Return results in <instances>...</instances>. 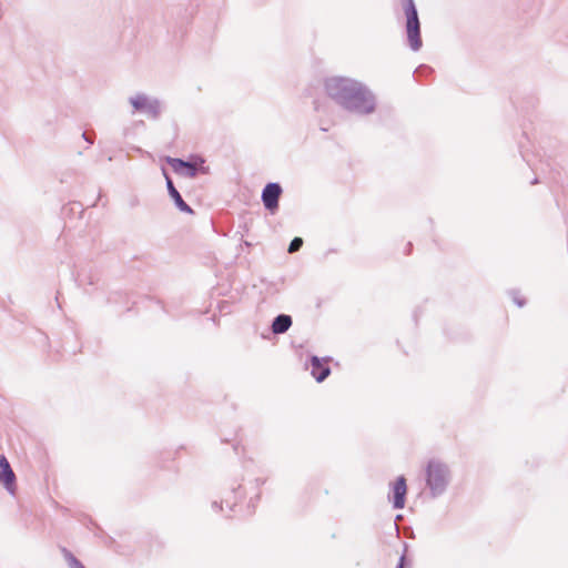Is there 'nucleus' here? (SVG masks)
<instances>
[{"instance_id":"nucleus-1","label":"nucleus","mask_w":568,"mask_h":568,"mask_svg":"<svg viewBox=\"0 0 568 568\" xmlns=\"http://www.w3.org/2000/svg\"><path fill=\"white\" fill-rule=\"evenodd\" d=\"M326 95L342 110L357 116H367L377 109L376 94L362 81L334 75L324 80Z\"/></svg>"},{"instance_id":"nucleus-2","label":"nucleus","mask_w":568,"mask_h":568,"mask_svg":"<svg viewBox=\"0 0 568 568\" xmlns=\"http://www.w3.org/2000/svg\"><path fill=\"white\" fill-rule=\"evenodd\" d=\"M452 481L449 466L439 459H429L425 467V485L429 497L436 499L443 496Z\"/></svg>"},{"instance_id":"nucleus-3","label":"nucleus","mask_w":568,"mask_h":568,"mask_svg":"<svg viewBox=\"0 0 568 568\" xmlns=\"http://www.w3.org/2000/svg\"><path fill=\"white\" fill-rule=\"evenodd\" d=\"M400 3L405 16L406 44L413 52H418L423 47V39L417 7L414 0H400Z\"/></svg>"},{"instance_id":"nucleus-4","label":"nucleus","mask_w":568,"mask_h":568,"mask_svg":"<svg viewBox=\"0 0 568 568\" xmlns=\"http://www.w3.org/2000/svg\"><path fill=\"white\" fill-rule=\"evenodd\" d=\"M165 162L172 168L175 174L194 179L199 174H207L210 168L205 166V159L197 153H192L187 159L165 156Z\"/></svg>"},{"instance_id":"nucleus-5","label":"nucleus","mask_w":568,"mask_h":568,"mask_svg":"<svg viewBox=\"0 0 568 568\" xmlns=\"http://www.w3.org/2000/svg\"><path fill=\"white\" fill-rule=\"evenodd\" d=\"M129 103L133 113H145L150 119L158 120L162 113V101L158 98H151L143 92L129 98Z\"/></svg>"},{"instance_id":"nucleus-6","label":"nucleus","mask_w":568,"mask_h":568,"mask_svg":"<svg viewBox=\"0 0 568 568\" xmlns=\"http://www.w3.org/2000/svg\"><path fill=\"white\" fill-rule=\"evenodd\" d=\"M283 194V187L280 182H267L261 192V201L264 209L274 215L280 209V199Z\"/></svg>"},{"instance_id":"nucleus-7","label":"nucleus","mask_w":568,"mask_h":568,"mask_svg":"<svg viewBox=\"0 0 568 568\" xmlns=\"http://www.w3.org/2000/svg\"><path fill=\"white\" fill-rule=\"evenodd\" d=\"M407 490V481L404 475H399L389 484L387 500L392 504L394 509L399 510L405 507Z\"/></svg>"},{"instance_id":"nucleus-8","label":"nucleus","mask_w":568,"mask_h":568,"mask_svg":"<svg viewBox=\"0 0 568 568\" xmlns=\"http://www.w3.org/2000/svg\"><path fill=\"white\" fill-rule=\"evenodd\" d=\"M331 356L318 357L316 355H310L306 361V367L311 366V375L317 382H324L332 373L329 362Z\"/></svg>"},{"instance_id":"nucleus-9","label":"nucleus","mask_w":568,"mask_h":568,"mask_svg":"<svg viewBox=\"0 0 568 568\" xmlns=\"http://www.w3.org/2000/svg\"><path fill=\"white\" fill-rule=\"evenodd\" d=\"M245 496V491L243 489V486L241 483L233 484L230 489V496L225 497L223 499L214 500L211 503V508L214 513H221L223 511V504L226 505L230 513L234 511L235 507L237 506V503L242 500Z\"/></svg>"},{"instance_id":"nucleus-10","label":"nucleus","mask_w":568,"mask_h":568,"mask_svg":"<svg viewBox=\"0 0 568 568\" xmlns=\"http://www.w3.org/2000/svg\"><path fill=\"white\" fill-rule=\"evenodd\" d=\"M162 174L165 179V185L170 199L173 201L174 206L182 213L194 214V210L183 200L181 193L175 187L172 178L165 168H162Z\"/></svg>"},{"instance_id":"nucleus-11","label":"nucleus","mask_w":568,"mask_h":568,"mask_svg":"<svg viewBox=\"0 0 568 568\" xmlns=\"http://www.w3.org/2000/svg\"><path fill=\"white\" fill-rule=\"evenodd\" d=\"M0 485H2L10 495H14L17 491V477L4 455H0Z\"/></svg>"},{"instance_id":"nucleus-12","label":"nucleus","mask_w":568,"mask_h":568,"mask_svg":"<svg viewBox=\"0 0 568 568\" xmlns=\"http://www.w3.org/2000/svg\"><path fill=\"white\" fill-rule=\"evenodd\" d=\"M293 325V317L288 314H277L271 322L270 331L274 335L285 334Z\"/></svg>"},{"instance_id":"nucleus-13","label":"nucleus","mask_w":568,"mask_h":568,"mask_svg":"<svg viewBox=\"0 0 568 568\" xmlns=\"http://www.w3.org/2000/svg\"><path fill=\"white\" fill-rule=\"evenodd\" d=\"M72 276L74 278V282L79 287H83L84 292L89 294L88 290L85 288L87 285H94L97 283V278L92 273H84V272H72Z\"/></svg>"},{"instance_id":"nucleus-14","label":"nucleus","mask_w":568,"mask_h":568,"mask_svg":"<svg viewBox=\"0 0 568 568\" xmlns=\"http://www.w3.org/2000/svg\"><path fill=\"white\" fill-rule=\"evenodd\" d=\"M61 554L67 561L69 568H85L83 562L74 556V554L65 547L61 548Z\"/></svg>"},{"instance_id":"nucleus-15","label":"nucleus","mask_w":568,"mask_h":568,"mask_svg":"<svg viewBox=\"0 0 568 568\" xmlns=\"http://www.w3.org/2000/svg\"><path fill=\"white\" fill-rule=\"evenodd\" d=\"M433 73H434L433 68H430L427 64H420L415 69L413 77L417 82H423L424 79L430 77Z\"/></svg>"},{"instance_id":"nucleus-16","label":"nucleus","mask_w":568,"mask_h":568,"mask_svg":"<svg viewBox=\"0 0 568 568\" xmlns=\"http://www.w3.org/2000/svg\"><path fill=\"white\" fill-rule=\"evenodd\" d=\"M129 295L125 292L122 291H114L109 294L106 297L108 304H118L120 302H128Z\"/></svg>"},{"instance_id":"nucleus-17","label":"nucleus","mask_w":568,"mask_h":568,"mask_svg":"<svg viewBox=\"0 0 568 568\" xmlns=\"http://www.w3.org/2000/svg\"><path fill=\"white\" fill-rule=\"evenodd\" d=\"M518 148H519V152H520V154H521V158H523V160L527 163V165H528L532 171H535V172H536V171H538L539 169H538V168H536V165H535V163H534L532 159L530 158V154H529V152H528V149H526L525 144H524L521 141H519V143H518Z\"/></svg>"},{"instance_id":"nucleus-18","label":"nucleus","mask_w":568,"mask_h":568,"mask_svg":"<svg viewBox=\"0 0 568 568\" xmlns=\"http://www.w3.org/2000/svg\"><path fill=\"white\" fill-rule=\"evenodd\" d=\"M509 296L511 297L514 304H516L518 307H524L527 304L526 298L520 295L518 290H510Z\"/></svg>"},{"instance_id":"nucleus-19","label":"nucleus","mask_w":568,"mask_h":568,"mask_svg":"<svg viewBox=\"0 0 568 568\" xmlns=\"http://www.w3.org/2000/svg\"><path fill=\"white\" fill-rule=\"evenodd\" d=\"M395 568H413V559L405 554H400Z\"/></svg>"},{"instance_id":"nucleus-20","label":"nucleus","mask_w":568,"mask_h":568,"mask_svg":"<svg viewBox=\"0 0 568 568\" xmlns=\"http://www.w3.org/2000/svg\"><path fill=\"white\" fill-rule=\"evenodd\" d=\"M303 243H304V241H303V239H302V237H300V236H295V237L290 242V244H288V248H287L288 253H295V252L300 251V250H301V247L303 246Z\"/></svg>"},{"instance_id":"nucleus-21","label":"nucleus","mask_w":568,"mask_h":568,"mask_svg":"<svg viewBox=\"0 0 568 568\" xmlns=\"http://www.w3.org/2000/svg\"><path fill=\"white\" fill-rule=\"evenodd\" d=\"M261 499V491L258 490L253 497L250 498V501L247 504V508L250 510V514H254L257 503Z\"/></svg>"},{"instance_id":"nucleus-22","label":"nucleus","mask_w":568,"mask_h":568,"mask_svg":"<svg viewBox=\"0 0 568 568\" xmlns=\"http://www.w3.org/2000/svg\"><path fill=\"white\" fill-rule=\"evenodd\" d=\"M231 307H232V305L229 301L222 300L217 303V308H219L220 313H222V314L231 313Z\"/></svg>"},{"instance_id":"nucleus-23","label":"nucleus","mask_w":568,"mask_h":568,"mask_svg":"<svg viewBox=\"0 0 568 568\" xmlns=\"http://www.w3.org/2000/svg\"><path fill=\"white\" fill-rule=\"evenodd\" d=\"M237 438V432H235L234 434V437L233 438H227V437H223L221 436V442L222 443H233V449L236 454H239V446H240V442L236 440Z\"/></svg>"},{"instance_id":"nucleus-24","label":"nucleus","mask_w":568,"mask_h":568,"mask_svg":"<svg viewBox=\"0 0 568 568\" xmlns=\"http://www.w3.org/2000/svg\"><path fill=\"white\" fill-rule=\"evenodd\" d=\"M82 139L88 143V144H93V138H91L87 132H83L82 133Z\"/></svg>"},{"instance_id":"nucleus-25","label":"nucleus","mask_w":568,"mask_h":568,"mask_svg":"<svg viewBox=\"0 0 568 568\" xmlns=\"http://www.w3.org/2000/svg\"><path fill=\"white\" fill-rule=\"evenodd\" d=\"M265 481L266 480L263 478H255L254 483H255V488L257 489V491L260 490V487L265 484Z\"/></svg>"},{"instance_id":"nucleus-26","label":"nucleus","mask_w":568,"mask_h":568,"mask_svg":"<svg viewBox=\"0 0 568 568\" xmlns=\"http://www.w3.org/2000/svg\"><path fill=\"white\" fill-rule=\"evenodd\" d=\"M412 250H413V244L410 242H408L404 252L406 255H408L412 253Z\"/></svg>"},{"instance_id":"nucleus-27","label":"nucleus","mask_w":568,"mask_h":568,"mask_svg":"<svg viewBox=\"0 0 568 568\" xmlns=\"http://www.w3.org/2000/svg\"><path fill=\"white\" fill-rule=\"evenodd\" d=\"M161 456H163V459H170L172 458V453L171 452H164L161 454Z\"/></svg>"},{"instance_id":"nucleus-28","label":"nucleus","mask_w":568,"mask_h":568,"mask_svg":"<svg viewBox=\"0 0 568 568\" xmlns=\"http://www.w3.org/2000/svg\"><path fill=\"white\" fill-rule=\"evenodd\" d=\"M409 545L407 542H403V551L402 554L408 555Z\"/></svg>"},{"instance_id":"nucleus-29","label":"nucleus","mask_w":568,"mask_h":568,"mask_svg":"<svg viewBox=\"0 0 568 568\" xmlns=\"http://www.w3.org/2000/svg\"><path fill=\"white\" fill-rule=\"evenodd\" d=\"M538 183H540V179H539V176H537V175H536V176L530 181V184H531V185H535V184H538Z\"/></svg>"},{"instance_id":"nucleus-30","label":"nucleus","mask_w":568,"mask_h":568,"mask_svg":"<svg viewBox=\"0 0 568 568\" xmlns=\"http://www.w3.org/2000/svg\"><path fill=\"white\" fill-rule=\"evenodd\" d=\"M413 318H414L415 323L417 324V322H418V310L414 311Z\"/></svg>"},{"instance_id":"nucleus-31","label":"nucleus","mask_w":568,"mask_h":568,"mask_svg":"<svg viewBox=\"0 0 568 568\" xmlns=\"http://www.w3.org/2000/svg\"><path fill=\"white\" fill-rule=\"evenodd\" d=\"M335 252H336V250H335V248H329V250L327 251V253H326V254H328V253H335Z\"/></svg>"},{"instance_id":"nucleus-32","label":"nucleus","mask_w":568,"mask_h":568,"mask_svg":"<svg viewBox=\"0 0 568 568\" xmlns=\"http://www.w3.org/2000/svg\"><path fill=\"white\" fill-rule=\"evenodd\" d=\"M523 136H524L526 140H528L527 133H526L525 131L523 132Z\"/></svg>"},{"instance_id":"nucleus-33","label":"nucleus","mask_w":568,"mask_h":568,"mask_svg":"<svg viewBox=\"0 0 568 568\" xmlns=\"http://www.w3.org/2000/svg\"><path fill=\"white\" fill-rule=\"evenodd\" d=\"M55 301L58 302V306L61 307V305L59 304V297L58 296L55 297Z\"/></svg>"}]
</instances>
